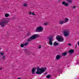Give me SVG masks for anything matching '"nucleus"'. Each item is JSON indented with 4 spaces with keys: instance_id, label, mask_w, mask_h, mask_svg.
Wrapping results in <instances>:
<instances>
[{
    "instance_id": "nucleus-1",
    "label": "nucleus",
    "mask_w": 79,
    "mask_h": 79,
    "mask_svg": "<svg viewBox=\"0 0 79 79\" xmlns=\"http://www.w3.org/2000/svg\"><path fill=\"white\" fill-rule=\"evenodd\" d=\"M46 69H47L46 67H41V68H40V67H37L36 74L40 75L42 73L45 72V70Z\"/></svg>"
},
{
    "instance_id": "nucleus-2",
    "label": "nucleus",
    "mask_w": 79,
    "mask_h": 79,
    "mask_svg": "<svg viewBox=\"0 0 79 79\" xmlns=\"http://www.w3.org/2000/svg\"><path fill=\"white\" fill-rule=\"evenodd\" d=\"M9 21L7 19L4 18L0 22V25L2 27H5L6 24H7L8 23Z\"/></svg>"
},
{
    "instance_id": "nucleus-3",
    "label": "nucleus",
    "mask_w": 79,
    "mask_h": 79,
    "mask_svg": "<svg viewBox=\"0 0 79 79\" xmlns=\"http://www.w3.org/2000/svg\"><path fill=\"white\" fill-rule=\"evenodd\" d=\"M38 35L37 34H35L34 35H33L32 36H31L30 37H29L27 40V42H31L32 40H34V39H35L36 38H37L38 37Z\"/></svg>"
},
{
    "instance_id": "nucleus-4",
    "label": "nucleus",
    "mask_w": 79,
    "mask_h": 79,
    "mask_svg": "<svg viewBox=\"0 0 79 79\" xmlns=\"http://www.w3.org/2000/svg\"><path fill=\"white\" fill-rule=\"evenodd\" d=\"M63 32L64 33V35L65 37H67V36H68L69 35V31L64 30Z\"/></svg>"
},
{
    "instance_id": "nucleus-5",
    "label": "nucleus",
    "mask_w": 79,
    "mask_h": 79,
    "mask_svg": "<svg viewBox=\"0 0 79 79\" xmlns=\"http://www.w3.org/2000/svg\"><path fill=\"white\" fill-rule=\"evenodd\" d=\"M56 39H57L58 42H62V41H63L64 40L63 38L60 37L58 35L56 36Z\"/></svg>"
},
{
    "instance_id": "nucleus-6",
    "label": "nucleus",
    "mask_w": 79,
    "mask_h": 79,
    "mask_svg": "<svg viewBox=\"0 0 79 79\" xmlns=\"http://www.w3.org/2000/svg\"><path fill=\"white\" fill-rule=\"evenodd\" d=\"M35 31L37 32H39L42 31V27H39L35 30Z\"/></svg>"
},
{
    "instance_id": "nucleus-7",
    "label": "nucleus",
    "mask_w": 79,
    "mask_h": 79,
    "mask_svg": "<svg viewBox=\"0 0 79 79\" xmlns=\"http://www.w3.org/2000/svg\"><path fill=\"white\" fill-rule=\"evenodd\" d=\"M49 39V44L50 45H53V43L52 42V38L51 37L48 38Z\"/></svg>"
},
{
    "instance_id": "nucleus-8",
    "label": "nucleus",
    "mask_w": 79,
    "mask_h": 79,
    "mask_svg": "<svg viewBox=\"0 0 79 79\" xmlns=\"http://www.w3.org/2000/svg\"><path fill=\"white\" fill-rule=\"evenodd\" d=\"M67 23V22L65 21L61 20L59 21V24H64V23Z\"/></svg>"
},
{
    "instance_id": "nucleus-9",
    "label": "nucleus",
    "mask_w": 79,
    "mask_h": 79,
    "mask_svg": "<svg viewBox=\"0 0 79 79\" xmlns=\"http://www.w3.org/2000/svg\"><path fill=\"white\" fill-rule=\"evenodd\" d=\"M62 3L64 5H65V6H68V3L65 2V1L62 2Z\"/></svg>"
},
{
    "instance_id": "nucleus-10",
    "label": "nucleus",
    "mask_w": 79,
    "mask_h": 79,
    "mask_svg": "<svg viewBox=\"0 0 79 79\" xmlns=\"http://www.w3.org/2000/svg\"><path fill=\"white\" fill-rule=\"evenodd\" d=\"M60 58H61V56H60L59 55H57L56 57V59H57V60H59Z\"/></svg>"
},
{
    "instance_id": "nucleus-11",
    "label": "nucleus",
    "mask_w": 79,
    "mask_h": 79,
    "mask_svg": "<svg viewBox=\"0 0 79 79\" xmlns=\"http://www.w3.org/2000/svg\"><path fill=\"white\" fill-rule=\"evenodd\" d=\"M35 68H33L32 69L31 71L32 73L33 74H34V73H35Z\"/></svg>"
},
{
    "instance_id": "nucleus-12",
    "label": "nucleus",
    "mask_w": 79,
    "mask_h": 79,
    "mask_svg": "<svg viewBox=\"0 0 79 79\" xmlns=\"http://www.w3.org/2000/svg\"><path fill=\"white\" fill-rule=\"evenodd\" d=\"M74 50L71 49V50H69V52L70 53H73V52H74Z\"/></svg>"
},
{
    "instance_id": "nucleus-13",
    "label": "nucleus",
    "mask_w": 79,
    "mask_h": 79,
    "mask_svg": "<svg viewBox=\"0 0 79 79\" xmlns=\"http://www.w3.org/2000/svg\"><path fill=\"white\" fill-rule=\"evenodd\" d=\"M62 56H66V55H67V52H64L62 53Z\"/></svg>"
},
{
    "instance_id": "nucleus-14",
    "label": "nucleus",
    "mask_w": 79,
    "mask_h": 79,
    "mask_svg": "<svg viewBox=\"0 0 79 79\" xmlns=\"http://www.w3.org/2000/svg\"><path fill=\"white\" fill-rule=\"evenodd\" d=\"M59 45V44L58 43H56V42H55L54 43L53 45L54 46H56V45Z\"/></svg>"
},
{
    "instance_id": "nucleus-15",
    "label": "nucleus",
    "mask_w": 79,
    "mask_h": 79,
    "mask_svg": "<svg viewBox=\"0 0 79 79\" xmlns=\"http://www.w3.org/2000/svg\"><path fill=\"white\" fill-rule=\"evenodd\" d=\"M66 1H67L68 3H73V0H66Z\"/></svg>"
},
{
    "instance_id": "nucleus-16",
    "label": "nucleus",
    "mask_w": 79,
    "mask_h": 79,
    "mask_svg": "<svg viewBox=\"0 0 79 79\" xmlns=\"http://www.w3.org/2000/svg\"><path fill=\"white\" fill-rule=\"evenodd\" d=\"M8 16H9V14H6L5 15V17H6V18H7V17H8Z\"/></svg>"
},
{
    "instance_id": "nucleus-17",
    "label": "nucleus",
    "mask_w": 79,
    "mask_h": 79,
    "mask_svg": "<svg viewBox=\"0 0 79 79\" xmlns=\"http://www.w3.org/2000/svg\"><path fill=\"white\" fill-rule=\"evenodd\" d=\"M47 78H48V79H49L50 77V75H48L46 76Z\"/></svg>"
},
{
    "instance_id": "nucleus-18",
    "label": "nucleus",
    "mask_w": 79,
    "mask_h": 79,
    "mask_svg": "<svg viewBox=\"0 0 79 79\" xmlns=\"http://www.w3.org/2000/svg\"><path fill=\"white\" fill-rule=\"evenodd\" d=\"M65 21H66V22H67V21H69V19L67 18H66L65 19Z\"/></svg>"
},
{
    "instance_id": "nucleus-19",
    "label": "nucleus",
    "mask_w": 79,
    "mask_h": 79,
    "mask_svg": "<svg viewBox=\"0 0 79 79\" xmlns=\"http://www.w3.org/2000/svg\"><path fill=\"white\" fill-rule=\"evenodd\" d=\"M28 44V43H27V42L25 43L24 44V46H26Z\"/></svg>"
},
{
    "instance_id": "nucleus-20",
    "label": "nucleus",
    "mask_w": 79,
    "mask_h": 79,
    "mask_svg": "<svg viewBox=\"0 0 79 79\" xmlns=\"http://www.w3.org/2000/svg\"><path fill=\"white\" fill-rule=\"evenodd\" d=\"M23 6H27V4L26 3H24L23 4Z\"/></svg>"
},
{
    "instance_id": "nucleus-21",
    "label": "nucleus",
    "mask_w": 79,
    "mask_h": 79,
    "mask_svg": "<svg viewBox=\"0 0 79 79\" xmlns=\"http://www.w3.org/2000/svg\"><path fill=\"white\" fill-rule=\"evenodd\" d=\"M24 44H21L20 45V47H24Z\"/></svg>"
},
{
    "instance_id": "nucleus-22",
    "label": "nucleus",
    "mask_w": 79,
    "mask_h": 79,
    "mask_svg": "<svg viewBox=\"0 0 79 79\" xmlns=\"http://www.w3.org/2000/svg\"><path fill=\"white\" fill-rule=\"evenodd\" d=\"M4 54V53H2V52H0V54L2 56H3V55Z\"/></svg>"
},
{
    "instance_id": "nucleus-23",
    "label": "nucleus",
    "mask_w": 79,
    "mask_h": 79,
    "mask_svg": "<svg viewBox=\"0 0 79 79\" xmlns=\"http://www.w3.org/2000/svg\"><path fill=\"white\" fill-rule=\"evenodd\" d=\"M5 56H3V57L2 58V59H5Z\"/></svg>"
},
{
    "instance_id": "nucleus-24",
    "label": "nucleus",
    "mask_w": 79,
    "mask_h": 79,
    "mask_svg": "<svg viewBox=\"0 0 79 79\" xmlns=\"http://www.w3.org/2000/svg\"><path fill=\"white\" fill-rule=\"evenodd\" d=\"M32 15H33L34 16H35V14H34V12H32Z\"/></svg>"
},
{
    "instance_id": "nucleus-25",
    "label": "nucleus",
    "mask_w": 79,
    "mask_h": 79,
    "mask_svg": "<svg viewBox=\"0 0 79 79\" xmlns=\"http://www.w3.org/2000/svg\"><path fill=\"white\" fill-rule=\"evenodd\" d=\"M44 25H48V23H44Z\"/></svg>"
},
{
    "instance_id": "nucleus-26",
    "label": "nucleus",
    "mask_w": 79,
    "mask_h": 79,
    "mask_svg": "<svg viewBox=\"0 0 79 79\" xmlns=\"http://www.w3.org/2000/svg\"><path fill=\"white\" fill-rule=\"evenodd\" d=\"M29 15H32V12L30 11L29 12Z\"/></svg>"
},
{
    "instance_id": "nucleus-27",
    "label": "nucleus",
    "mask_w": 79,
    "mask_h": 79,
    "mask_svg": "<svg viewBox=\"0 0 79 79\" xmlns=\"http://www.w3.org/2000/svg\"><path fill=\"white\" fill-rule=\"evenodd\" d=\"M76 8V6H74L73 7V8H74V9Z\"/></svg>"
},
{
    "instance_id": "nucleus-28",
    "label": "nucleus",
    "mask_w": 79,
    "mask_h": 79,
    "mask_svg": "<svg viewBox=\"0 0 79 79\" xmlns=\"http://www.w3.org/2000/svg\"><path fill=\"white\" fill-rule=\"evenodd\" d=\"M41 47H42V46H40V45L39 46V48H40V49L41 48Z\"/></svg>"
},
{
    "instance_id": "nucleus-29",
    "label": "nucleus",
    "mask_w": 79,
    "mask_h": 79,
    "mask_svg": "<svg viewBox=\"0 0 79 79\" xmlns=\"http://www.w3.org/2000/svg\"><path fill=\"white\" fill-rule=\"evenodd\" d=\"M68 45H70V46H71V44L69 43L68 44Z\"/></svg>"
},
{
    "instance_id": "nucleus-30",
    "label": "nucleus",
    "mask_w": 79,
    "mask_h": 79,
    "mask_svg": "<svg viewBox=\"0 0 79 79\" xmlns=\"http://www.w3.org/2000/svg\"><path fill=\"white\" fill-rule=\"evenodd\" d=\"M78 46H79V42H78Z\"/></svg>"
},
{
    "instance_id": "nucleus-31",
    "label": "nucleus",
    "mask_w": 79,
    "mask_h": 79,
    "mask_svg": "<svg viewBox=\"0 0 79 79\" xmlns=\"http://www.w3.org/2000/svg\"><path fill=\"white\" fill-rule=\"evenodd\" d=\"M75 47H76H76H77V45H76Z\"/></svg>"
},
{
    "instance_id": "nucleus-32",
    "label": "nucleus",
    "mask_w": 79,
    "mask_h": 79,
    "mask_svg": "<svg viewBox=\"0 0 79 79\" xmlns=\"http://www.w3.org/2000/svg\"><path fill=\"white\" fill-rule=\"evenodd\" d=\"M17 79H21V78H18Z\"/></svg>"
},
{
    "instance_id": "nucleus-33",
    "label": "nucleus",
    "mask_w": 79,
    "mask_h": 79,
    "mask_svg": "<svg viewBox=\"0 0 79 79\" xmlns=\"http://www.w3.org/2000/svg\"><path fill=\"white\" fill-rule=\"evenodd\" d=\"M0 69L1 70V69H2V68H0Z\"/></svg>"
},
{
    "instance_id": "nucleus-34",
    "label": "nucleus",
    "mask_w": 79,
    "mask_h": 79,
    "mask_svg": "<svg viewBox=\"0 0 79 79\" xmlns=\"http://www.w3.org/2000/svg\"><path fill=\"white\" fill-rule=\"evenodd\" d=\"M0 58H1V57L0 56Z\"/></svg>"
}]
</instances>
